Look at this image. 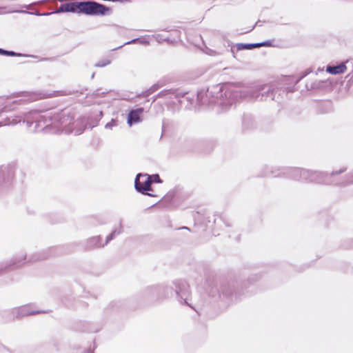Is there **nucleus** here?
<instances>
[{"instance_id":"f257e3e1","label":"nucleus","mask_w":353,"mask_h":353,"mask_svg":"<svg viewBox=\"0 0 353 353\" xmlns=\"http://www.w3.org/2000/svg\"><path fill=\"white\" fill-rule=\"evenodd\" d=\"M81 12L86 14L104 15L110 12V9L104 6L93 1L81 2Z\"/></svg>"},{"instance_id":"1a4fd4ad","label":"nucleus","mask_w":353,"mask_h":353,"mask_svg":"<svg viewBox=\"0 0 353 353\" xmlns=\"http://www.w3.org/2000/svg\"><path fill=\"white\" fill-rule=\"evenodd\" d=\"M116 125L115 122L112 120L105 125V128H111Z\"/></svg>"},{"instance_id":"39448f33","label":"nucleus","mask_w":353,"mask_h":353,"mask_svg":"<svg viewBox=\"0 0 353 353\" xmlns=\"http://www.w3.org/2000/svg\"><path fill=\"white\" fill-rule=\"evenodd\" d=\"M347 70V67L344 63H341L338 65L331 66L328 65L326 68V72L331 74H340L344 73Z\"/></svg>"},{"instance_id":"0eeeda50","label":"nucleus","mask_w":353,"mask_h":353,"mask_svg":"<svg viewBox=\"0 0 353 353\" xmlns=\"http://www.w3.org/2000/svg\"><path fill=\"white\" fill-rule=\"evenodd\" d=\"M150 176L152 177V182L161 183V180L160 179L159 175L154 174Z\"/></svg>"},{"instance_id":"20e7f679","label":"nucleus","mask_w":353,"mask_h":353,"mask_svg":"<svg viewBox=\"0 0 353 353\" xmlns=\"http://www.w3.org/2000/svg\"><path fill=\"white\" fill-rule=\"evenodd\" d=\"M142 112V109H137L136 110L131 111L128 114V123L130 125H132L134 123L141 121Z\"/></svg>"},{"instance_id":"7ed1b4c3","label":"nucleus","mask_w":353,"mask_h":353,"mask_svg":"<svg viewBox=\"0 0 353 353\" xmlns=\"http://www.w3.org/2000/svg\"><path fill=\"white\" fill-rule=\"evenodd\" d=\"M81 2H72L65 4H63L59 8L57 12H81Z\"/></svg>"},{"instance_id":"6e6552de","label":"nucleus","mask_w":353,"mask_h":353,"mask_svg":"<svg viewBox=\"0 0 353 353\" xmlns=\"http://www.w3.org/2000/svg\"><path fill=\"white\" fill-rule=\"evenodd\" d=\"M109 63H110L109 60H105V61H103L101 63H98L97 64V65L99 66V67H103V66H105V65H108Z\"/></svg>"},{"instance_id":"423d86ee","label":"nucleus","mask_w":353,"mask_h":353,"mask_svg":"<svg viewBox=\"0 0 353 353\" xmlns=\"http://www.w3.org/2000/svg\"><path fill=\"white\" fill-rule=\"evenodd\" d=\"M268 46V43H253V44H241L242 48L251 49L261 46Z\"/></svg>"},{"instance_id":"f03ea898","label":"nucleus","mask_w":353,"mask_h":353,"mask_svg":"<svg viewBox=\"0 0 353 353\" xmlns=\"http://www.w3.org/2000/svg\"><path fill=\"white\" fill-rule=\"evenodd\" d=\"M152 177L149 175L139 174L135 179V188L138 192H141L142 194L153 196V194L148 192V191L152 190Z\"/></svg>"},{"instance_id":"9d476101","label":"nucleus","mask_w":353,"mask_h":353,"mask_svg":"<svg viewBox=\"0 0 353 353\" xmlns=\"http://www.w3.org/2000/svg\"><path fill=\"white\" fill-rule=\"evenodd\" d=\"M0 53L6 54H11V55L14 54L13 52L4 51V50H2L1 49H0Z\"/></svg>"},{"instance_id":"9b49d317","label":"nucleus","mask_w":353,"mask_h":353,"mask_svg":"<svg viewBox=\"0 0 353 353\" xmlns=\"http://www.w3.org/2000/svg\"><path fill=\"white\" fill-rule=\"evenodd\" d=\"M22 310H23V314H34V312H26L25 311V310H26V308H23Z\"/></svg>"}]
</instances>
